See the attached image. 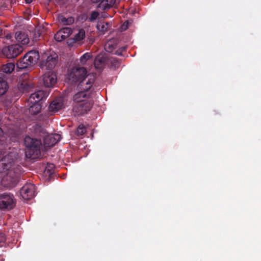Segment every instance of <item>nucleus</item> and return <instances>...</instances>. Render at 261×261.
Returning <instances> with one entry per match:
<instances>
[{"instance_id": "nucleus-42", "label": "nucleus", "mask_w": 261, "mask_h": 261, "mask_svg": "<svg viewBox=\"0 0 261 261\" xmlns=\"http://www.w3.org/2000/svg\"><path fill=\"white\" fill-rule=\"evenodd\" d=\"M3 134V130L2 128L0 127V136L2 135Z\"/></svg>"}, {"instance_id": "nucleus-11", "label": "nucleus", "mask_w": 261, "mask_h": 261, "mask_svg": "<svg viewBox=\"0 0 261 261\" xmlns=\"http://www.w3.org/2000/svg\"><path fill=\"white\" fill-rule=\"evenodd\" d=\"M49 91L38 90L32 93L29 97V102L30 103H40L44 98H46L48 94Z\"/></svg>"}, {"instance_id": "nucleus-6", "label": "nucleus", "mask_w": 261, "mask_h": 261, "mask_svg": "<svg viewBox=\"0 0 261 261\" xmlns=\"http://www.w3.org/2000/svg\"><path fill=\"white\" fill-rule=\"evenodd\" d=\"M86 75H87V70L84 67H74L69 71L67 77L72 83H77Z\"/></svg>"}, {"instance_id": "nucleus-14", "label": "nucleus", "mask_w": 261, "mask_h": 261, "mask_svg": "<svg viewBox=\"0 0 261 261\" xmlns=\"http://www.w3.org/2000/svg\"><path fill=\"white\" fill-rule=\"evenodd\" d=\"M80 91L73 96V100L76 103L87 102L91 96V92H87L84 90H79Z\"/></svg>"}, {"instance_id": "nucleus-1", "label": "nucleus", "mask_w": 261, "mask_h": 261, "mask_svg": "<svg viewBox=\"0 0 261 261\" xmlns=\"http://www.w3.org/2000/svg\"><path fill=\"white\" fill-rule=\"evenodd\" d=\"M17 155L16 152L10 151L0 160V173H6L2 182L9 188L13 187L18 183L22 173L21 167L15 164Z\"/></svg>"}, {"instance_id": "nucleus-29", "label": "nucleus", "mask_w": 261, "mask_h": 261, "mask_svg": "<svg viewBox=\"0 0 261 261\" xmlns=\"http://www.w3.org/2000/svg\"><path fill=\"white\" fill-rule=\"evenodd\" d=\"M77 135L82 136L86 132V128L84 124H81L79 125L76 130Z\"/></svg>"}, {"instance_id": "nucleus-24", "label": "nucleus", "mask_w": 261, "mask_h": 261, "mask_svg": "<svg viewBox=\"0 0 261 261\" xmlns=\"http://www.w3.org/2000/svg\"><path fill=\"white\" fill-rule=\"evenodd\" d=\"M110 27L109 22L105 21L98 22L97 24V29L103 33L106 32Z\"/></svg>"}, {"instance_id": "nucleus-25", "label": "nucleus", "mask_w": 261, "mask_h": 261, "mask_svg": "<svg viewBox=\"0 0 261 261\" xmlns=\"http://www.w3.org/2000/svg\"><path fill=\"white\" fill-rule=\"evenodd\" d=\"M85 37V31L84 29H80L73 38L74 42H78L83 40Z\"/></svg>"}, {"instance_id": "nucleus-22", "label": "nucleus", "mask_w": 261, "mask_h": 261, "mask_svg": "<svg viewBox=\"0 0 261 261\" xmlns=\"http://www.w3.org/2000/svg\"><path fill=\"white\" fill-rule=\"evenodd\" d=\"M18 88L20 90L22 91L23 92H28L33 91V89L34 88V86L33 84L28 83H21L19 86Z\"/></svg>"}, {"instance_id": "nucleus-5", "label": "nucleus", "mask_w": 261, "mask_h": 261, "mask_svg": "<svg viewBox=\"0 0 261 261\" xmlns=\"http://www.w3.org/2000/svg\"><path fill=\"white\" fill-rule=\"evenodd\" d=\"M23 50L22 46L15 44L4 47L2 49V54L7 58L13 59L16 58Z\"/></svg>"}, {"instance_id": "nucleus-4", "label": "nucleus", "mask_w": 261, "mask_h": 261, "mask_svg": "<svg viewBox=\"0 0 261 261\" xmlns=\"http://www.w3.org/2000/svg\"><path fill=\"white\" fill-rule=\"evenodd\" d=\"M16 205V200L13 194L8 193L0 194V210L10 211Z\"/></svg>"}, {"instance_id": "nucleus-8", "label": "nucleus", "mask_w": 261, "mask_h": 261, "mask_svg": "<svg viewBox=\"0 0 261 261\" xmlns=\"http://www.w3.org/2000/svg\"><path fill=\"white\" fill-rule=\"evenodd\" d=\"M58 61L57 55L54 54L47 56L45 60H43L40 63V68L47 70H52Z\"/></svg>"}, {"instance_id": "nucleus-41", "label": "nucleus", "mask_w": 261, "mask_h": 261, "mask_svg": "<svg viewBox=\"0 0 261 261\" xmlns=\"http://www.w3.org/2000/svg\"><path fill=\"white\" fill-rule=\"evenodd\" d=\"M24 1L27 4H30L32 2V0H24Z\"/></svg>"}, {"instance_id": "nucleus-20", "label": "nucleus", "mask_w": 261, "mask_h": 261, "mask_svg": "<svg viewBox=\"0 0 261 261\" xmlns=\"http://www.w3.org/2000/svg\"><path fill=\"white\" fill-rule=\"evenodd\" d=\"M105 58L103 56H97L94 60V66L97 69H101L105 66Z\"/></svg>"}, {"instance_id": "nucleus-34", "label": "nucleus", "mask_w": 261, "mask_h": 261, "mask_svg": "<svg viewBox=\"0 0 261 261\" xmlns=\"http://www.w3.org/2000/svg\"><path fill=\"white\" fill-rule=\"evenodd\" d=\"M54 140H55V143H57L61 139V136L58 134H51Z\"/></svg>"}, {"instance_id": "nucleus-18", "label": "nucleus", "mask_w": 261, "mask_h": 261, "mask_svg": "<svg viewBox=\"0 0 261 261\" xmlns=\"http://www.w3.org/2000/svg\"><path fill=\"white\" fill-rule=\"evenodd\" d=\"M8 83L5 79L4 75L0 73V96L5 94L8 91Z\"/></svg>"}, {"instance_id": "nucleus-26", "label": "nucleus", "mask_w": 261, "mask_h": 261, "mask_svg": "<svg viewBox=\"0 0 261 261\" xmlns=\"http://www.w3.org/2000/svg\"><path fill=\"white\" fill-rule=\"evenodd\" d=\"M55 167L53 164L48 163L45 167L44 172L48 175H51L54 173Z\"/></svg>"}, {"instance_id": "nucleus-7", "label": "nucleus", "mask_w": 261, "mask_h": 261, "mask_svg": "<svg viewBox=\"0 0 261 261\" xmlns=\"http://www.w3.org/2000/svg\"><path fill=\"white\" fill-rule=\"evenodd\" d=\"M95 76L93 74H88L81 80L77 85L79 90H84L87 92H91L93 84L95 81Z\"/></svg>"}, {"instance_id": "nucleus-2", "label": "nucleus", "mask_w": 261, "mask_h": 261, "mask_svg": "<svg viewBox=\"0 0 261 261\" xmlns=\"http://www.w3.org/2000/svg\"><path fill=\"white\" fill-rule=\"evenodd\" d=\"M24 143L26 147L27 158L35 159L40 155L42 147L41 139L33 138L28 136L24 138Z\"/></svg>"}, {"instance_id": "nucleus-10", "label": "nucleus", "mask_w": 261, "mask_h": 261, "mask_svg": "<svg viewBox=\"0 0 261 261\" xmlns=\"http://www.w3.org/2000/svg\"><path fill=\"white\" fill-rule=\"evenodd\" d=\"M37 129L40 130L39 136L43 139V143L45 146L51 147L56 144L55 140H54L51 134H48L41 126L36 125L35 129Z\"/></svg>"}, {"instance_id": "nucleus-3", "label": "nucleus", "mask_w": 261, "mask_h": 261, "mask_svg": "<svg viewBox=\"0 0 261 261\" xmlns=\"http://www.w3.org/2000/svg\"><path fill=\"white\" fill-rule=\"evenodd\" d=\"M39 59V54L38 51L31 50L26 53L20 58L17 64V67L21 69H25L29 66H32L37 63Z\"/></svg>"}, {"instance_id": "nucleus-30", "label": "nucleus", "mask_w": 261, "mask_h": 261, "mask_svg": "<svg viewBox=\"0 0 261 261\" xmlns=\"http://www.w3.org/2000/svg\"><path fill=\"white\" fill-rule=\"evenodd\" d=\"M54 37L55 40L58 42L65 39V38H63V34H62L61 29L55 35Z\"/></svg>"}, {"instance_id": "nucleus-32", "label": "nucleus", "mask_w": 261, "mask_h": 261, "mask_svg": "<svg viewBox=\"0 0 261 261\" xmlns=\"http://www.w3.org/2000/svg\"><path fill=\"white\" fill-rule=\"evenodd\" d=\"M105 49L108 52H112L114 49V45L111 42H108L106 44Z\"/></svg>"}, {"instance_id": "nucleus-17", "label": "nucleus", "mask_w": 261, "mask_h": 261, "mask_svg": "<svg viewBox=\"0 0 261 261\" xmlns=\"http://www.w3.org/2000/svg\"><path fill=\"white\" fill-rule=\"evenodd\" d=\"M15 69V64L14 63L9 62L7 64L1 65L0 67V71L3 74V73L10 74Z\"/></svg>"}, {"instance_id": "nucleus-31", "label": "nucleus", "mask_w": 261, "mask_h": 261, "mask_svg": "<svg viewBox=\"0 0 261 261\" xmlns=\"http://www.w3.org/2000/svg\"><path fill=\"white\" fill-rule=\"evenodd\" d=\"M99 14L96 11H93L91 13L90 16L89 18V20L90 21H93L95 20L97 17L98 16Z\"/></svg>"}, {"instance_id": "nucleus-27", "label": "nucleus", "mask_w": 261, "mask_h": 261, "mask_svg": "<svg viewBox=\"0 0 261 261\" xmlns=\"http://www.w3.org/2000/svg\"><path fill=\"white\" fill-rule=\"evenodd\" d=\"M92 54L91 53H86L82 55L80 58V63L82 64H85L86 62L92 58Z\"/></svg>"}, {"instance_id": "nucleus-28", "label": "nucleus", "mask_w": 261, "mask_h": 261, "mask_svg": "<svg viewBox=\"0 0 261 261\" xmlns=\"http://www.w3.org/2000/svg\"><path fill=\"white\" fill-rule=\"evenodd\" d=\"M62 34H63V38L68 37L72 32V30L70 28L66 27L61 29Z\"/></svg>"}, {"instance_id": "nucleus-12", "label": "nucleus", "mask_w": 261, "mask_h": 261, "mask_svg": "<svg viewBox=\"0 0 261 261\" xmlns=\"http://www.w3.org/2000/svg\"><path fill=\"white\" fill-rule=\"evenodd\" d=\"M43 82L45 87H53L57 82L56 74L51 71L46 72L43 75Z\"/></svg>"}, {"instance_id": "nucleus-21", "label": "nucleus", "mask_w": 261, "mask_h": 261, "mask_svg": "<svg viewBox=\"0 0 261 261\" xmlns=\"http://www.w3.org/2000/svg\"><path fill=\"white\" fill-rule=\"evenodd\" d=\"M32 105L31 106L29 109V113L32 116L37 115L41 109V105L40 103H32Z\"/></svg>"}, {"instance_id": "nucleus-9", "label": "nucleus", "mask_w": 261, "mask_h": 261, "mask_svg": "<svg viewBox=\"0 0 261 261\" xmlns=\"http://www.w3.org/2000/svg\"><path fill=\"white\" fill-rule=\"evenodd\" d=\"M35 187L32 184H27L20 190V193L24 199L29 200L32 198L35 195Z\"/></svg>"}, {"instance_id": "nucleus-37", "label": "nucleus", "mask_w": 261, "mask_h": 261, "mask_svg": "<svg viewBox=\"0 0 261 261\" xmlns=\"http://www.w3.org/2000/svg\"><path fill=\"white\" fill-rule=\"evenodd\" d=\"M122 54V52L119 49L115 52V55L118 56H121Z\"/></svg>"}, {"instance_id": "nucleus-33", "label": "nucleus", "mask_w": 261, "mask_h": 261, "mask_svg": "<svg viewBox=\"0 0 261 261\" xmlns=\"http://www.w3.org/2000/svg\"><path fill=\"white\" fill-rule=\"evenodd\" d=\"M2 38H5L7 40H9L10 41H13V34L10 33H7V34H4V36L1 37Z\"/></svg>"}, {"instance_id": "nucleus-23", "label": "nucleus", "mask_w": 261, "mask_h": 261, "mask_svg": "<svg viewBox=\"0 0 261 261\" xmlns=\"http://www.w3.org/2000/svg\"><path fill=\"white\" fill-rule=\"evenodd\" d=\"M115 3L116 0H103L100 4L99 7H102L105 10L112 7Z\"/></svg>"}, {"instance_id": "nucleus-16", "label": "nucleus", "mask_w": 261, "mask_h": 261, "mask_svg": "<svg viewBox=\"0 0 261 261\" xmlns=\"http://www.w3.org/2000/svg\"><path fill=\"white\" fill-rule=\"evenodd\" d=\"M16 40L22 44H28L30 42L28 35L23 32H17L15 34Z\"/></svg>"}, {"instance_id": "nucleus-39", "label": "nucleus", "mask_w": 261, "mask_h": 261, "mask_svg": "<svg viewBox=\"0 0 261 261\" xmlns=\"http://www.w3.org/2000/svg\"><path fill=\"white\" fill-rule=\"evenodd\" d=\"M103 0H91L92 2L93 3H97L100 2H102Z\"/></svg>"}, {"instance_id": "nucleus-19", "label": "nucleus", "mask_w": 261, "mask_h": 261, "mask_svg": "<svg viewBox=\"0 0 261 261\" xmlns=\"http://www.w3.org/2000/svg\"><path fill=\"white\" fill-rule=\"evenodd\" d=\"M58 20L62 25H69L74 23V18L71 16L66 18L63 15H59L58 17Z\"/></svg>"}, {"instance_id": "nucleus-15", "label": "nucleus", "mask_w": 261, "mask_h": 261, "mask_svg": "<svg viewBox=\"0 0 261 261\" xmlns=\"http://www.w3.org/2000/svg\"><path fill=\"white\" fill-rule=\"evenodd\" d=\"M63 102L61 98L54 99L48 106V111L50 112L56 113L63 109Z\"/></svg>"}, {"instance_id": "nucleus-13", "label": "nucleus", "mask_w": 261, "mask_h": 261, "mask_svg": "<svg viewBox=\"0 0 261 261\" xmlns=\"http://www.w3.org/2000/svg\"><path fill=\"white\" fill-rule=\"evenodd\" d=\"M91 107L92 103L90 102H80L74 107L73 110L78 115H83L87 113Z\"/></svg>"}, {"instance_id": "nucleus-36", "label": "nucleus", "mask_w": 261, "mask_h": 261, "mask_svg": "<svg viewBox=\"0 0 261 261\" xmlns=\"http://www.w3.org/2000/svg\"><path fill=\"white\" fill-rule=\"evenodd\" d=\"M5 241H6L5 235L3 233H0V244L4 243L5 242ZM2 246V245L0 244V246Z\"/></svg>"}, {"instance_id": "nucleus-38", "label": "nucleus", "mask_w": 261, "mask_h": 261, "mask_svg": "<svg viewBox=\"0 0 261 261\" xmlns=\"http://www.w3.org/2000/svg\"><path fill=\"white\" fill-rule=\"evenodd\" d=\"M127 47L126 46L121 47L119 48V49L122 51L123 52L126 50Z\"/></svg>"}, {"instance_id": "nucleus-35", "label": "nucleus", "mask_w": 261, "mask_h": 261, "mask_svg": "<svg viewBox=\"0 0 261 261\" xmlns=\"http://www.w3.org/2000/svg\"><path fill=\"white\" fill-rule=\"evenodd\" d=\"M2 141L0 140V144L2 143ZM6 153V148L4 146H0V156L2 155H4Z\"/></svg>"}, {"instance_id": "nucleus-40", "label": "nucleus", "mask_w": 261, "mask_h": 261, "mask_svg": "<svg viewBox=\"0 0 261 261\" xmlns=\"http://www.w3.org/2000/svg\"><path fill=\"white\" fill-rule=\"evenodd\" d=\"M42 115H39L37 117V120H39V121H41L42 120Z\"/></svg>"}]
</instances>
